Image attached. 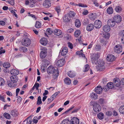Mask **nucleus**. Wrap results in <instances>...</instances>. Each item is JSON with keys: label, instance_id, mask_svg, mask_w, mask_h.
<instances>
[{"label": "nucleus", "instance_id": "obj_45", "mask_svg": "<svg viewBox=\"0 0 124 124\" xmlns=\"http://www.w3.org/2000/svg\"><path fill=\"white\" fill-rule=\"evenodd\" d=\"M5 81L4 79L1 78H0V86L3 85Z\"/></svg>", "mask_w": 124, "mask_h": 124}, {"label": "nucleus", "instance_id": "obj_39", "mask_svg": "<svg viewBox=\"0 0 124 124\" xmlns=\"http://www.w3.org/2000/svg\"><path fill=\"white\" fill-rule=\"evenodd\" d=\"M80 34V31L79 30H77L76 31H75L74 33V35L75 37H77L79 36Z\"/></svg>", "mask_w": 124, "mask_h": 124}, {"label": "nucleus", "instance_id": "obj_34", "mask_svg": "<svg viewBox=\"0 0 124 124\" xmlns=\"http://www.w3.org/2000/svg\"><path fill=\"white\" fill-rule=\"evenodd\" d=\"M26 119V124H31L32 122L31 116H30Z\"/></svg>", "mask_w": 124, "mask_h": 124}, {"label": "nucleus", "instance_id": "obj_57", "mask_svg": "<svg viewBox=\"0 0 124 124\" xmlns=\"http://www.w3.org/2000/svg\"><path fill=\"white\" fill-rule=\"evenodd\" d=\"M14 1V0H12L10 1H7L6 2H8L11 5H14L15 4Z\"/></svg>", "mask_w": 124, "mask_h": 124}, {"label": "nucleus", "instance_id": "obj_40", "mask_svg": "<svg viewBox=\"0 0 124 124\" xmlns=\"http://www.w3.org/2000/svg\"><path fill=\"white\" fill-rule=\"evenodd\" d=\"M116 11L117 12H120L122 10L121 7L119 6H116L115 8Z\"/></svg>", "mask_w": 124, "mask_h": 124}, {"label": "nucleus", "instance_id": "obj_36", "mask_svg": "<svg viewBox=\"0 0 124 124\" xmlns=\"http://www.w3.org/2000/svg\"><path fill=\"white\" fill-rule=\"evenodd\" d=\"M62 124H70V122L69 121V120L65 119L63 120L62 122Z\"/></svg>", "mask_w": 124, "mask_h": 124}, {"label": "nucleus", "instance_id": "obj_53", "mask_svg": "<svg viewBox=\"0 0 124 124\" xmlns=\"http://www.w3.org/2000/svg\"><path fill=\"white\" fill-rule=\"evenodd\" d=\"M74 108V106H72L69 110L66 111L65 112H64L63 113H62V114L63 115V114H65L67 112H69L70 110H71L72 109Z\"/></svg>", "mask_w": 124, "mask_h": 124}, {"label": "nucleus", "instance_id": "obj_62", "mask_svg": "<svg viewBox=\"0 0 124 124\" xmlns=\"http://www.w3.org/2000/svg\"><path fill=\"white\" fill-rule=\"evenodd\" d=\"M74 29L73 28H70L67 30V32L70 33H72Z\"/></svg>", "mask_w": 124, "mask_h": 124}, {"label": "nucleus", "instance_id": "obj_51", "mask_svg": "<svg viewBox=\"0 0 124 124\" xmlns=\"http://www.w3.org/2000/svg\"><path fill=\"white\" fill-rule=\"evenodd\" d=\"M46 32H48V34H52L53 32L52 30L49 28L47 29Z\"/></svg>", "mask_w": 124, "mask_h": 124}, {"label": "nucleus", "instance_id": "obj_35", "mask_svg": "<svg viewBox=\"0 0 124 124\" xmlns=\"http://www.w3.org/2000/svg\"><path fill=\"white\" fill-rule=\"evenodd\" d=\"M98 118L100 119H103L104 117V115L102 113H99L97 116Z\"/></svg>", "mask_w": 124, "mask_h": 124}, {"label": "nucleus", "instance_id": "obj_18", "mask_svg": "<svg viewBox=\"0 0 124 124\" xmlns=\"http://www.w3.org/2000/svg\"><path fill=\"white\" fill-rule=\"evenodd\" d=\"M69 16L68 14L64 15L63 19V20L64 22L67 23L70 21V19Z\"/></svg>", "mask_w": 124, "mask_h": 124}, {"label": "nucleus", "instance_id": "obj_54", "mask_svg": "<svg viewBox=\"0 0 124 124\" xmlns=\"http://www.w3.org/2000/svg\"><path fill=\"white\" fill-rule=\"evenodd\" d=\"M101 46L99 45H96L95 47V48L96 51H98L101 49Z\"/></svg>", "mask_w": 124, "mask_h": 124}, {"label": "nucleus", "instance_id": "obj_23", "mask_svg": "<svg viewBox=\"0 0 124 124\" xmlns=\"http://www.w3.org/2000/svg\"><path fill=\"white\" fill-rule=\"evenodd\" d=\"M40 43L42 45L44 46L46 45L47 43V41L46 39L44 38H42L40 40Z\"/></svg>", "mask_w": 124, "mask_h": 124}, {"label": "nucleus", "instance_id": "obj_17", "mask_svg": "<svg viewBox=\"0 0 124 124\" xmlns=\"http://www.w3.org/2000/svg\"><path fill=\"white\" fill-rule=\"evenodd\" d=\"M46 51L44 49H42L40 53V56L42 58H44L46 56Z\"/></svg>", "mask_w": 124, "mask_h": 124}, {"label": "nucleus", "instance_id": "obj_27", "mask_svg": "<svg viewBox=\"0 0 124 124\" xmlns=\"http://www.w3.org/2000/svg\"><path fill=\"white\" fill-rule=\"evenodd\" d=\"M75 24L76 26L79 28L81 26V23L80 21L78 19H76L75 22Z\"/></svg>", "mask_w": 124, "mask_h": 124}, {"label": "nucleus", "instance_id": "obj_26", "mask_svg": "<svg viewBox=\"0 0 124 124\" xmlns=\"http://www.w3.org/2000/svg\"><path fill=\"white\" fill-rule=\"evenodd\" d=\"M103 29L104 32H108L110 31V28L108 25H106L103 27Z\"/></svg>", "mask_w": 124, "mask_h": 124}, {"label": "nucleus", "instance_id": "obj_21", "mask_svg": "<svg viewBox=\"0 0 124 124\" xmlns=\"http://www.w3.org/2000/svg\"><path fill=\"white\" fill-rule=\"evenodd\" d=\"M53 32L54 34L58 36L62 34L61 31L58 29H55L54 31Z\"/></svg>", "mask_w": 124, "mask_h": 124}, {"label": "nucleus", "instance_id": "obj_46", "mask_svg": "<svg viewBox=\"0 0 124 124\" xmlns=\"http://www.w3.org/2000/svg\"><path fill=\"white\" fill-rule=\"evenodd\" d=\"M89 65L88 64H86L85 66V69L84 70V71L85 72L88 71L89 69Z\"/></svg>", "mask_w": 124, "mask_h": 124}, {"label": "nucleus", "instance_id": "obj_28", "mask_svg": "<svg viewBox=\"0 0 124 124\" xmlns=\"http://www.w3.org/2000/svg\"><path fill=\"white\" fill-rule=\"evenodd\" d=\"M64 82L66 84L69 85L71 83V81L69 78L67 77L65 78Z\"/></svg>", "mask_w": 124, "mask_h": 124}, {"label": "nucleus", "instance_id": "obj_42", "mask_svg": "<svg viewBox=\"0 0 124 124\" xmlns=\"http://www.w3.org/2000/svg\"><path fill=\"white\" fill-rule=\"evenodd\" d=\"M119 111L120 113L124 114V106L121 107L119 109Z\"/></svg>", "mask_w": 124, "mask_h": 124}, {"label": "nucleus", "instance_id": "obj_49", "mask_svg": "<svg viewBox=\"0 0 124 124\" xmlns=\"http://www.w3.org/2000/svg\"><path fill=\"white\" fill-rule=\"evenodd\" d=\"M46 67L47 66H46L42 65L41 67L42 71H43V72H45L46 70Z\"/></svg>", "mask_w": 124, "mask_h": 124}, {"label": "nucleus", "instance_id": "obj_47", "mask_svg": "<svg viewBox=\"0 0 124 124\" xmlns=\"http://www.w3.org/2000/svg\"><path fill=\"white\" fill-rule=\"evenodd\" d=\"M55 10L58 13V14L59 15V14L61 10L60 7L59 6L55 8Z\"/></svg>", "mask_w": 124, "mask_h": 124}, {"label": "nucleus", "instance_id": "obj_10", "mask_svg": "<svg viewBox=\"0 0 124 124\" xmlns=\"http://www.w3.org/2000/svg\"><path fill=\"white\" fill-rule=\"evenodd\" d=\"M95 104V105L93 108V109L95 112L98 113L101 110V108L100 105L98 103Z\"/></svg>", "mask_w": 124, "mask_h": 124}, {"label": "nucleus", "instance_id": "obj_60", "mask_svg": "<svg viewBox=\"0 0 124 124\" xmlns=\"http://www.w3.org/2000/svg\"><path fill=\"white\" fill-rule=\"evenodd\" d=\"M104 100L102 98H100L98 101V102L100 104L103 103L104 102Z\"/></svg>", "mask_w": 124, "mask_h": 124}, {"label": "nucleus", "instance_id": "obj_15", "mask_svg": "<svg viewBox=\"0 0 124 124\" xmlns=\"http://www.w3.org/2000/svg\"><path fill=\"white\" fill-rule=\"evenodd\" d=\"M65 63L64 59H61L59 60L57 63V65L59 67H61L64 65Z\"/></svg>", "mask_w": 124, "mask_h": 124}, {"label": "nucleus", "instance_id": "obj_50", "mask_svg": "<svg viewBox=\"0 0 124 124\" xmlns=\"http://www.w3.org/2000/svg\"><path fill=\"white\" fill-rule=\"evenodd\" d=\"M37 116H35L34 117L32 120V121L34 123L36 124L38 122V120H37Z\"/></svg>", "mask_w": 124, "mask_h": 124}, {"label": "nucleus", "instance_id": "obj_64", "mask_svg": "<svg viewBox=\"0 0 124 124\" xmlns=\"http://www.w3.org/2000/svg\"><path fill=\"white\" fill-rule=\"evenodd\" d=\"M96 0H95L94 1H93V4L95 5L97 7H98L99 5L98 3L96 1Z\"/></svg>", "mask_w": 124, "mask_h": 124}, {"label": "nucleus", "instance_id": "obj_3", "mask_svg": "<svg viewBox=\"0 0 124 124\" xmlns=\"http://www.w3.org/2000/svg\"><path fill=\"white\" fill-rule=\"evenodd\" d=\"M99 57L98 54H93L91 56L92 63L93 64H95L97 65H99V62L97 61Z\"/></svg>", "mask_w": 124, "mask_h": 124}, {"label": "nucleus", "instance_id": "obj_9", "mask_svg": "<svg viewBox=\"0 0 124 124\" xmlns=\"http://www.w3.org/2000/svg\"><path fill=\"white\" fill-rule=\"evenodd\" d=\"M113 85L116 86L118 87L120 85V81L118 78H116L114 79L113 80Z\"/></svg>", "mask_w": 124, "mask_h": 124}, {"label": "nucleus", "instance_id": "obj_20", "mask_svg": "<svg viewBox=\"0 0 124 124\" xmlns=\"http://www.w3.org/2000/svg\"><path fill=\"white\" fill-rule=\"evenodd\" d=\"M94 28V26L93 24H89L86 27V30L88 31H91Z\"/></svg>", "mask_w": 124, "mask_h": 124}, {"label": "nucleus", "instance_id": "obj_32", "mask_svg": "<svg viewBox=\"0 0 124 124\" xmlns=\"http://www.w3.org/2000/svg\"><path fill=\"white\" fill-rule=\"evenodd\" d=\"M19 50L20 51H23V52L25 53L27 51V49L26 47H24L21 46L19 48Z\"/></svg>", "mask_w": 124, "mask_h": 124}, {"label": "nucleus", "instance_id": "obj_43", "mask_svg": "<svg viewBox=\"0 0 124 124\" xmlns=\"http://www.w3.org/2000/svg\"><path fill=\"white\" fill-rule=\"evenodd\" d=\"M68 15L70 17H74L75 15V13H74L73 11H70Z\"/></svg>", "mask_w": 124, "mask_h": 124}, {"label": "nucleus", "instance_id": "obj_44", "mask_svg": "<svg viewBox=\"0 0 124 124\" xmlns=\"http://www.w3.org/2000/svg\"><path fill=\"white\" fill-rule=\"evenodd\" d=\"M3 66L5 68H7L10 66V64L8 62H6L3 64Z\"/></svg>", "mask_w": 124, "mask_h": 124}, {"label": "nucleus", "instance_id": "obj_19", "mask_svg": "<svg viewBox=\"0 0 124 124\" xmlns=\"http://www.w3.org/2000/svg\"><path fill=\"white\" fill-rule=\"evenodd\" d=\"M44 7L46 8H48L51 6L50 1L49 0L45 1L43 3Z\"/></svg>", "mask_w": 124, "mask_h": 124}, {"label": "nucleus", "instance_id": "obj_33", "mask_svg": "<svg viewBox=\"0 0 124 124\" xmlns=\"http://www.w3.org/2000/svg\"><path fill=\"white\" fill-rule=\"evenodd\" d=\"M42 65L47 66L49 64V61L46 59H44L42 61Z\"/></svg>", "mask_w": 124, "mask_h": 124}, {"label": "nucleus", "instance_id": "obj_37", "mask_svg": "<svg viewBox=\"0 0 124 124\" xmlns=\"http://www.w3.org/2000/svg\"><path fill=\"white\" fill-rule=\"evenodd\" d=\"M42 103V101L41 99V97L39 96L38 98L37 101V105H39L40 104Z\"/></svg>", "mask_w": 124, "mask_h": 124}, {"label": "nucleus", "instance_id": "obj_22", "mask_svg": "<svg viewBox=\"0 0 124 124\" xmlns=\"http://www.w3.org/2000/svg\"><path fill=\"white\" fill-rule=\"evenodd\" d=\"M68 49L66 47H64L62 49L61 54L63 56L66 55L67 53Z\"/></svg>", "mask_w": 124, "mask_h": 124}, {"label": "nucleus", "instance_id": "obj_2", "mask_svg": "<svg viewBox=\"0 0 124 124\" xmlns=\"http://www.w3.org/2000/svg\"><path fill=\"white\" fill-rule=\"evenodd\" d=\"M11 82L8 81V85L11 87H13L16 85V83L18 80V77L16 75H12L10 77Z\"/></svg>", "mask_w": 124, "mask_h": 124}, {"label": "nucleus", "instance_id": "obj_52", "mask_svg": "<svg viewBox=\"0 0 124 124\" xmlns=\"http://www.w3.org/2000/svg\"><path fill=\"white\" fill-rule=\"evenodd\" d=\"M97 103V102H95L94 101H92L90 102V105L93 106V107H94L95 105V104Z\"/></svg>", "mask_w": 124, "mask_h": 124}, {"label": "nucleus", "instance_id": "obj_11", "mask_svg": "<svg viewBox=\"0 0 124 124\" xmlns=\"http://www.w3.org/2000/svg\"><path fill=\"white\" fill-rule=\"evenodd\" d=\"M99 65H98L99 70L101 71H102L104 70L105 69L104 63L103 61H101V62H99Z\"/></svg>", "mask_w": 124, "mask_h": 124}, {"label": "nucleus", "instance_id": "obj_7", "mask_svg": "<svg viewBox=\"0 0 124 124\" xmlns=\"http://www.w3.org/2000/svg\"><path fill=\"white\" fill-rule=\"evenodd\" d=\"M113 19L116 23H120L122 20V18L120 16L118 15H115Z\"/></svg>", "mask_w": 124, "mask_h": 124}, {"label": "nucleus", "instance_id": "obj_12", "mask_svg": "<svg viewBox=\"0 0 124 124\" xmlns=\"http://www.w3.org/2000/svg\"><path fill=\"white\" fill-rule=\"evenodd\" d=\"M115 22L114 20L112 19H109L108 21V24L109 26V27H114L115 24Z\"/></svg>", "mask_w": 124, "mask_h": 124}, {"label": "nucleus", "instance_id": "obj_6", "mask_svg": "<svg viewBox=\"0 0 124 124\" xmlns=\"http://www.w3.org/2000/svg\"><path fill=\"white\" fill-rule=\"evenodd\" d=\"M114 87V85H113V83L111 82H108L107 84V86H105L103 88L105 91H107L108 90V88H107L108 87L109 89H112Z\"/></svg>", "mask_w": 124, "mask_h": 124}, {"label": "nucleus", "instance_id": "obj_25", "mask_svg": "<svg viewBox=\"0 0 124 124\" xmlns=\"http://www.w3.org/2000/svg\"><path fill=\"white\" fill-rule=\"evenodd\" d=\"M19 72V71L17 70L12 69L10 71V73L11 74L13 75H18Z\"/></svg>", "mask_w": 124, "mask_h": 124}, {"label": "nucleus", "instance_id": "obj_16", "mask_svg": "<svg viewBox=\"0 0 124 124\" xmlns=\"http://www.w3.org/2000/svg\"><path fill=\"white\" fill-rule=\"evenodd\" d=\"M107 59L108 61H112L115 60L114 56L111 54H109L107 56Z\"/></svg>", "mask_w": 124, "mask_h": 124}, {"label": "nucleus", "instance_id": "obj_41", "mask_svg": "<svg viewBox=\"0 0 124 124\" xmlns=\"http://www.w3.org/2000/svg\"><path fill=\"white\" fill-rule=\"evenodd\" d=\"M41 23L39 21H37L36 22L35 27L36 28H39L41 27Z\"/></svg>", "mask_w": 124, "mask_h": 124}, {"label": "nucleus", "instance_id": "obj_5", "mask_svg": "<svg viewBox=\"0 0 124 124\" xmlns=\"http://www.w3.org/2000/svg\"><path fill=\"white\" fill-rule=\"evenodd\" d=\"M122 46L120 45H117L114 48V52L118 54H119L122 52Z\"/></svg>", "mask_w": 124, "mask_h": 124}, {"label": "nucleus", "instance_id": "obj_56", "mask_svg": "<svg viewBox=\"0 0 124 124\" xmlns=\"http://www.w3.org/2000/svg\"><path fill=\"white\" fill-rule=\"evenodd\" d=\"M119 34L120 36H124V30L121 31H120Z\"/></svg>", "mask_w": 124, "mask_h": 124}, {"label": "nucleus", "instance_id": "obj_30", "mask_svg": "<svg viewBox=\"0 0 124 124\" xmlns=\"http://www.w3.org/2000/svg\"><path fill=\"white\" fill-rule=\"evenodd\" d=\"M17 111L16 109L12 110L10 113V114L13 116H17Z\"/></svg>", "mask_w": 124, "mask_h": 124}, {"label": "nucleus", "instance_id": "obj_24", "mask_svg": "<svg viewBox=\"0 0 124 124\" xmlns=\"http://www.w3.org/2000/svg\"><path fill=\"white\" fill-rule=\"evenodd\" d=\"M90 97L93 100H96L98 97L97 95L94 93H92L90 94Z\"/></svg>", "mask_w": 124, "mask_h": 124}, {"label": "nucleus", "instance_id": "obj_63", "mask_svg": "<svg viewBox=\"0 0 124 124\" xmlns=\"http://www.w3.org/2000/svg\"><path fill=\"white\" fill-rule=\"evenodd\" d=\"M11 12L13 13L16 17L18 18L17 15L16 14V12L12 10L11 11Z\"/></svg>", "mask_w": 124, "mask_h": 124}, {"label": "nucleus", "instance_id": "obj_38", "mask_svg": "<svg viewBox=\"0 0 124 124\" xmlns=\"http://www.w3.org/2000/svg\"><path fill=\"white\" fill-rule=\"evenodd\" d=\"M3 115L4 117L7 119H9L10 118L11 116L8 113L5 112L4 114Z\"/></svg>", "mask_w": 124, "mask_h": 124}, {"label": "nucleus", "instance_id": "obj_58", "mask_svg": "<svg viewBox=\"0 0 124 124\" xmlns=\"http://www.w3.org/2000/svg\"><path fill=\"white\" fill-rule=\"evenodd\" d=\"M68 46L71 49H72L73 48V46L72 44L69 42H68Z\"/></svg>", "mask_w": 124, "mask_h": 124}, {"label": "nucleus", "instance_id": "obj_61", "mask_svg": "<svg viewBox=\"0 0 124 124\" xmlns=\"http://www.w3.org/2000/svg\"><path fill=\"white\" fill-rule=\"evenodd\" d=\"M106 114L107 116H111L112 115V113L111 111H108L106 112Z\"/></svg>", "mask_w": 124, "mask_h": 124}, {"label": "nucleus", "instance_id": "obj_14", "mask_svg": "<svg viewBox=\"0 0 124 124\" xmlns=\"http://www.w3.org/2000/svg\"><path fill=\"white\" fill-rule=\"evenodd\" d=\"M103 89L101 86H97L94 89V91L98 94H100L102 92Z\"/></svg>", "mask_w": 124, "mask_h": 124}, {"label": "nucleus", "instance_id": "obj_59", "mask_svg": "<svg viewBox=\"0 0 124 124\" xmlns=\"http://www.w3.org/2000/svg\"><path fill=\"white\" fill-rule=\"evenodd\" d=\"M0 100L2 101L3 102H5V100L3 96L0 94Z\"/></svg>", "mask_w": 124, "mask_h": 124}, {"label": "nucleus", "instance_id": "obj_8", "mask_svg": "<svg viewBox=\"0 0 124 124\" xmlns=\"http://www.w3.org/2000/svg\"><path fill=\"white\" fill-rule=\"evenodd\" d=\"M101 22L100 20H96L94 22V26L96 28H99L101 27Z\"/></svg>", "mask_w": 124, "mask_h": 124}, {"label": "nucleus", "instance_id": "obj_4", "mask_svg": "<svg viewBox=\"0 0 124 124\" xmlns=\"http://www.w3.org/2000/svg\"><path fill=\"white\" fill-rule=\"evenodd\" d=\"M21 43L23 46H29L31 44V41L29 39L26 38H23L22 39Z\"/></svg>", "mask_w": 124, "mask_h": 124}, {"label": "nucleus", "instance_id": "obj_31", "mask_svg": "<svg viewBox=\"0 0 124 124\" xmlns=\"http://www.w3.org/2000/svg\"><path fill=\"white\" fill-rule=\"evenodd\" d=\"M107 12L108 14H111L113 13V10L112 7H110L107 8Z\"/></svg>", "mask_w": 124, "mask_h": 124}, {"label": "nucleus", "instance_id": "obj_1", "mask_svg": "<svg viewBox=\"0 0 124 124\" xmlns=\"http://www.w3.org/2000/svg\"><path fill=\"white\" fill-rule=\"evenodd\" d=\"M47 72L48 74L53 73L54 75L53 78L56 79L58 77L59 73L58 69H55V68L52 66H49L47 69Z\"/></svg>", "mask_w": 124, "mask_h": 124}, {"label": "nucleus", "instance_id": "obj_48", "mask_svg": "<svg viewBox=\"0 0 124 124\" xmlns=\"http://www.w3.org/2000/svg\"><path fill=\"white\" fill-rule=\"evenodd\" d=\"M76 6H78L80 7H87V6L86 5H84L80 3L78 4H76Z\"/></svg>", "mask_w": 124, "mask_h": 124}, {"label": "nucleus", "instance_id": "obj_29", "mask_svg": "<svg viewBox=\"0 0 124 124\" xmlns=\"http://www.w3.org/2000/svg\"><path fill=\"white\" fill-rule=\"evenodd\" d=\"M68 75L69 77L72 78L75 77V74L74 72H72L71 71H70L68 73Z\"/></svg>", "mask_w": 124, "mask_h": 124}, {"label": "nucleus", "instance_id": "obj_55", "mask_svg": "<svg viewBox=\"0 0 124 124\" xmlns=\"http://www.w3.org/2000/svg\"><path fill=\"white\" fill-rule=\"evenodd\" d=\"M110 36L109 34L108 33H106L105 35H104V37L106 39H108Z\"/></svg>", "mask_w": 124, "mask_h": 124}, {"label": "nucleus", "instance_id": "obj_13", "mask_svg": "<svg viewBox=\"0 0 124 124\" xmlns=\"http://www.w3.org/2000/svg\"><path fill=\"white\" fill-rule=\"evenodd\" d=\"M72 124H79V119L76 117H74L71 119V123Z\"/></svg>", "mask_w": 124, "mask_h": 124}]
</instances>
